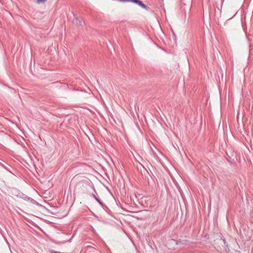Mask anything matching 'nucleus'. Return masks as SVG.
<instances>
[{
    "mask_svg": "<svg viewBox=\"0 0 253 253\" xmlns=\"http://www.w3.org/2000/svg\"><path fill=\"white\" fill-rule=\"evenodd\" d=\"M120 1L122 2H131L135 3L141 7L143 8L144 9L148 10L149 9V7L144 4L141 0H119Z\"/></svg>",
    "mask_w": 253,
    "mask_h": 253,
    "instance_id": "obj_1",
    "label": "nucleus"
},
{
    "mask_svg": "<svg viewBox=\"0 0 253 253\" xmlns=\"http://www.w3.org/2000/svg\"><path fill=\"white\" fill-rule=\"evenodd\" d=\"M74 23L77 25H82V21L78 19L77 17H75V19L74 20Z\"/></svg>",
    "mask_w": 253,
    "mask_h": 253,
    "instance_id": "obj_2",
    "label": "nucleus"
},
{
    "mask_svg": "<svg viewBox=\"0 0 253 253\" xmlns=\"http://www.w3.org/2000/svg\"><path fill=\"white\" fill-rule=\"evenodd\" d=\"M93 196L100 205H103L102 202L98 198H97L94 194H93Z\"/></svg>",
    "mask_w": 253,
    "mask_h": 253,
    "instance_id": "obj_3",
    "label": "nucleus"
},
{
    "mask_svg": "<svg viewBox=\"0 0 253 253\" xmlns=\"http://www.w3.org/2000/svg\"><path fill=\"white\" fill-rule=\"evenodd\" d=\"M46 0H37V3H44Z\"/></svg>",
    "mask_w": 253,
    "mask_h": 253,
    "instance_id": "obj_4",
    "label": "nucleus"
}]
</instances>
